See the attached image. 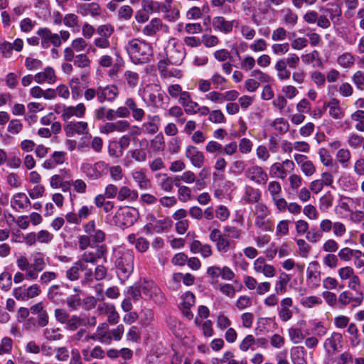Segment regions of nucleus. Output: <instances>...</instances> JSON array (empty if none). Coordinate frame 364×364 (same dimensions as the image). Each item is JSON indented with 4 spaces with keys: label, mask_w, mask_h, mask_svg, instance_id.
<instances>
[{
    "label": "nucleus",
    "mask_w": 364,
    "mask_h": 364,
    "mask_svg": "<svg viewBox=\"0 0 364 364\" xmlns=\"http://www.w3.org/2000/svg\"><path fill=\"white\" fill-rule=\"evenodd\" d=\"M84 323V318L77 314L71 315L64 323L65 329L68 331H75Z\"/></svg>",
    "instance_id": "nucleus-26"
},
{
    "label": "nucleus",
    "mask_w": 364,
    "mask_h": 364,
    "mask_svg": "<svg viewBox=\"0 0 364 364\" xmlns=\"http://www.w3.org/2000/svg\"><path fill=\"white\" fill-rule=\"evenodd\" d=\"M352 80L358 90H364V71L358 70L355 72Z\"/></svg>",
    "instance_id": "nucleus-57"
},
{
    "label": "nucleus",
    "mask_w": 364,
    "mask_h": 364,
    "mask_svg": "<svg viewBox=\"0 0 364 364\" xmlns=\"http://www.w3.org/2000/svg\"><path fill=\"white\" fill-rule=\"evenodd\" d=\"M124 78L131 88L135 87L138 84L139 75L135 72L127 70L124 73Z\"/></svg>",
    "instance_id": "nucleus-49"
},
{
    "label": "nucleus",
    "mask_w": 364,
    "mask_h": 364,
    "mask_svg": "<svg viewBox=\"0 0 364 364\" xmlns=\"http://www.w3.org/2000/svg\"><path fill=\"white\" fill-rule=\"evenodd\" d=\"M12 285L11 274L4 272L0 274V288L6 291L9 290Z\"/></svg>",
    "instance_id": "nucleus-47"
},
{
    "label": "nucleus",
    "mask_w": 364,
    "mask_h": 364,
    "mask_svg": "<svg viewBox=\"0 0 364 364\" xmlns=\"http://www.w3.org/2000/svg\"><path fill=\"white\" fill-rule=\"evenodd\" d=\"M311 79L316 85L318 87H322L326 82V76L319 71H314L311 74Z\"/></svg>",
    "instance_id": "nucleus-54"
},
{
    "label": "nucleus",
    "mask_w": 364,
    "mask_h": 364,
    "mask_svg": "<svg viewBox=\"0 0 364 364\" xmlns=\"http://www.w3.org/2000/svg\"><path fill=\"white\" fill-rule=\"evenodd\" d=\"M246 164L242 160H235L231 167L230 171L235 175H240L245 169Z\"/></svg>",
    "instance_id": "nucleus-63"
},
{
    "label": "nucleus",
    "mask_w": 364,
    "mask_h": 364,
    "mask_svg": "<svg viewBox=\"0 0 364 364\" xmlns=\"http://www.w3.org/2000/svg\"><path fill=\"white\" fill-rule=\"evenodd\" d=\"M48 298L55 304L65 303V295L60 286L52 285L48 291Z\"/></svg>",
    "instance_id": "nucleus-19"
},
{
    "label": "nucleus",
    "mask_w": 364,
    "mask_h": 364,
    "mask_svg": "<svg viewBox=\"0 0 364 364\" xmlns=\"http://www.w3.org/2000/svg\"><path fill=\"white\" fill-rule=\"evenodd\" d=\"M323 237L322 232L320 230L316 228H311L306 232V238L311 243H316L319 241Z\"/></svg>",
    "instance_id": "nucleus-48"
},
{
    "label": "nucleus",
    "mask_w": 364,
    "mask_h": 364,
    "mask_svg": "<svg viewBox=\"0 0 364 364\" xmlns=\"http://www.w3.org/2000/svg\"><path fill=\"white\" fill-rule=\"evenodd\" d=\"M306 351L303 346L294 347L291 350V360L293 364H307Z\"/></svg>",
    "instance_id": "nucleus-20"
},
{
    "label": "nucleus",
    "mask_w": 364,
    "mask_h": 364,
    "mask_svg": "<svg viewBox=\"0 0 364 364\" xmlns=\"http://www.w3.org/2000/svg\"><path fill=\"white\" fill-rule=\"evenodd\" d=\"M54 315L56 321L61 324H64L70 316L67 310L62 308L56 309Z\"/></svg>",
    "instance_id": "nucleus-53"
},
{
    "label": "nucleus",
    "mask_w": 364,
    "mask_h": 364,
    "mask_svg": "<svg viewBox=\"0 0 364 364\" xmlns=\"http://www.w3.org/2000/svg\"><path fill=\"white\" fill-rule=\"evenodd\" d=\"M289 335L291 341L295 344L301 343L304 338L301 331L299 328H289Z\"/></svg>",
    "instance_id": "nucleus-59"
},
{
    "label": "nucleus",
    "mask_w": 364,
    "mask_h": 364,
    "mask_svg": "<svg viewBox=\"0 0 364 364\" xmlns=\"http://www.w3.org/2000/svg\"><path fill=\"white\" fill-rule=\"evenodd\" d=\"M178 199L183 202H187L191 198V190L186 186H181L178 190Z\"/></svg>",
    "instance_id": "nucleus-58"
},
{
    "label": "nucleus",
    "mask_w": 364,
    "mask_h": 364,
    "mask_svg": "<svg viewBox=\"0 0 364 364\" xmlns=\"http://www.w3.org/2000/svg\"><path fill=\"white\" fill-rule=\"evenodd\" d=\"M90 60L85 54H80L75 56L74 65L80 68H88Z\"/></svg>",
    "instance_id": "nucleus-62"
},
{
    "label": "nucleus",
    "mask_w": 364,
    "mask_h": 364,
    "mask_svg": "<svg viewBox=\"0 0 364 364\" xmlns=\"http://www.w3.org/2000/svg\"><path fill=\"white\" fill-rule=\"evenodd\" d=\"M100 166L99 163L92 165L89 163L82 164L81 170L84 173L90 178H97L100 176V173L97 171V167Z\"/></svg>",
    "instance_id": "nucleus-33"
},
{
    "label": "nucleus",
    "mask_w": 364,
    "mask_h": 364,
    "mask_svg": "<svg viewBox=\"0 0 364 364\" xmlns=\"http://www.w3.org/2000/svg\"><path fill=\"white\" fill-rule=\"evenodd\" d=\"M287 67L296 69L300 62L299 57L296 53H289L287 58H283Z\"/></svg>",
    "instance_id": "nucleus-56"
},
{
    "label": "nucleus",
    "mask_w": 364,
    "mask_h": 364,
    "mask_svg": "<svg viewBox=\"0 0 364 364\" xmlns=\"http://www.w3.org/2000/svg\"><path fill=\"white\" fill-rule=\"evenodd\" d=\"M267 43L266 41L263 38H259L255 40L254 43L250 46V50L254 52L264 51L267 49Z\"/></svg>",
    "instance_id": "nucleus-61"
},
{
    "label": "nucleus",
    "mask_w": 364,
    "mask_h": 364,
    "mask_svg": "<svg viewBox=\"0 0 364 364\" xmlns=\"http://www.w3.org/2000/svg\"><path fill=\"white\" fill-rule=\"evenodd\" d=\"M30 204V200L23 193H18L14 195L11 201V205L13 208H16V206H18L19 208L23 209Z\"/></svg>",
    "instance_id": "nucleus-30"
},
{
    "label": "nucleus",
    "mask_w": 364,
    "mask_h": 364,
    "mask_svg": "<svg viewBox=\"0 0 364 364\" xmlns=\"http://www.w3.org/2000/svg\"><path fill=\"white\" fill-rule=\"evenodd\" d=\"M351 119L355 122V128L360 132H364V111L357 110L351 115Z\"/></svg>",
    "instance_id": "nucleus-42"
},
{
    "label": "nucleus",
    "mask_w": 364,
    "mask_h": 364,
    "mask_svg": "<svg viewBox=\"0 0 364 364\" xmlns=\"http://www.w3.org/2000/svg\"><path fill=\"white\" fill-rule=\"evenodd\" d=\"M338 161L344 166H348V162L350 159V153L348 149H341L336 154Z\"/></svg>",
    "instance_id": "nucleus-50"
},
{
    "label": "nucleus",
    "mask_w": 364,
    "mask_h": 364,
    "mask_svg": "<svg viewBox=\"0 0 364 364\" xmlns=\"http://www.w3.org/2000/svg\"><path fill=\"white\" fill-rule=\"evenodd\" d=\"M234 22L226 21L223 16H216L213 20V26L215 30L228 33L232 31Z\"/></svg>",
    "instance_id": "nucleus-18"
},
{
    "label": "nucleus",
    "mask_w": 364,
    "mask_h": 364,
    "mask_svg": "<svg viewBox=\"0 0 364 364\" xmlns=\"http://www.w3.org/2000/svg\"><path fill=\"white\" fill-rule=\"evenodd\" d=\"M119 93V89L114 85L98 86L97 88H87L84 92V98L89 102L97 97V102L102 104L105 101L114 102L118 97Z\"/></svg>",
    "instance_id": "nucleus-2"
},
{
    "label": "nucleus",
    "mask_w": 364,
    "mask_h": 364,
    "mask_svg": "<svg viewBox=\"0 0 364 364\" xmlns=\"http://www.w3.org/2000/svg\"><path fill=\"white\" fill-rule=\"evenodd\" d=\"M34 80L38 84L48 82L53 84L56 81L55 70L51 67H47L43 71L39 72L34 75Z\"/></svg>",
    "instance_id": "nucleus-16"
},
{
    "label": "nucleus",
    "mask_w": 364,
    "mask_h": 364,
    "mask_svg": "<svg viewBox=\"0 0 364 364\" xmlns=\"http://www.w3.org/2000/svg\"><path fill=\"white\" fill-rule=\"evenodd\" d=\"M255 225L262 231H273L274 223L267 218H255Z\"/></svg>",
    "instance_id": "nucleus-32"
},
{
    "label": "nucleus",
    "mask_w": 364,
    "mask_h": 364,
    "mask_svg": "<svg viewBox=\"0 0 364 364\" xmlns=\"http://www.w3.org/2000/svg\"><path fill=\"white\" fill-rule=\"evenodd\" d=\"M328 108L329 115L333 119H341L344 115V112L340 107V102L336 98H331L328 102H325L323 109Z\"/></svg>",
    "instance_id": "nucleus-17"
},
{
    "label": "nucleus",
    "mask_w": 364,
    "mask_h": 364,
    "mask_svg": "<svg viewBox=\"0 0 364 364\" xmlns=\"http://www.w3.org/2000/svg\"><path fill=\"white\" fill-rule=\"evenodd\" d=\"M125 48L132 61L135 64L150 61L153 55L151 44L136 38L130 40Z\"/></svg>",
    "instance_id": "nucleus-1"
},
{
    "label": "nucleus",
    "mask_w": 364,
    "mask_h": 364,
    "mask_svg": "<svg viewBox=\"0 0 364 364\" xmlns=\"http://www.w3.org/2000/svg\"><path fill=\"white\" fill-rule=\"evenodd\" d=\"M37 34L41 38V44L43 48H48L50 45H53L54 47H60L61 46L59 34L53 33L50 29L48 28L38 29Z\"/></svg>",
    "instance_id": "nucleus-7"
},
{
    "label": "nucleus",
    "mask_w": 364,
    "mask_h": 364,
    "mask_svg": "<svg viewBox=\"0 0 364 364\" xmlns=\"http://www.w3.org/2000/svg\"><path fill=\"white\" fill-rule=\"evenodd\" d=\"M142 298L151 300L157 304H164L165 299L160 288L153 282L144 279L141 283Z\"/></svg>",
    "instance_id": "nucleus-4"
},
{
    "label": "nucleus",
    "mask_w": 364,
    "mask_h": 364,
    "mask_svg": "<svg viewBox=\"0 0 364 364\" xmlns=\"http://www.w3.org/2000/svg\"><path fill=\"white\" fill-rule=\"evenodd\" d=\"M134 256L132 251L127 250L116 259L117 276L122 281L127 280L134 270Z\"/></svg>",
    "instance_id": "nucleus-3"
},
{
    "label": "nucleus",
    "mask_w": 364,
    "mask_h": 364,
    "mask_svg": "<svg viewBox=\"0 0 364 364\" xmlns=\"http://www.w3.org/2000/svg\"><path fill=\"white\" fill-rule=\"evenodd\" d=\"M272 126L279 133H286L289 130V124L284 118H277L272 124Z\"/></svg>",
    "instance_id": "nucleus-44"
},
{
    "label": "nucleus",
    "mask_w": 364,
    "mask_h": 364,
    "mask_svg": "<svg viewBox=\"0 0 364 364\" xmlns=\"http://www.w3.org/2000/svg\"><path fill=\"white\" fill-rule=\"evenodd\" d=\"M33 262L31 263V267L35 268L37 271H43L46 267V262L43 255L41 252H36L32 255Z\"/></svg>",
    "instance_id": "nucleus-36"
},
{
    "label": "nucleus",
    "mask_w": 364,
    "mask_h": 364,
    "mask_svg": "<svg viewBox=\"0 0 364 364\" xmlns=\"http://www.w3.org/2000/svg\"><path fill=\"white\" fill-rule=\"evenodd\" d=\"M41 294V289L38 284H34L28 287H21L13 290L14 296L18 300H28L35 298Z\"/></svg>",
    "instance_id": "nucleus-8"
},
{
    "label": "nucleus",
    "mask_w": 364,
    "mask_h": 364,
    "mask_svg": "<svg viewBox=\"0 0 364 364\" xmlns=\"http://www.w3.org/2000/svg\"><path fill=\"white\" fill-rule=\"evenodd\" d=\"M95 331L100 339L101 343L109 345L112 343V336L109 333V326L107 323H100Z\"/></svg>",
    "instance_id": "nucleus-24"
},
{
    "label": "nucleus",
    "mask_w": 364,
    "mask_h": 364,
    "mask_svg": "<svg viewBox=\"0 0 364 364\" xmlns=\"http://www.w3.org/2000/svg\"><path fill=\"white\" fill-rule=\"evenodd\" d=\"M209 238L215 243L216 249L220 253H226L230 249L235 248V242L225 238V235L218 228L211 230Z\"/></svg>",
    "instance_id": "nucleus-5"
},
{
    "label": "nucleus",
    "mask_w": 364,
    "mask_h": 364,
    "mask_svg": "<svg viewBox=\"0 0 364 364\" xmlns=\"http://www.w3.org/2000/svg\"><path fill=\"white\" fill-rule=\"evenodd\" d=\"M85 269V264H82L81 262H76L74 264L66 271V278L71 281H77L80 278V272Z\"/></svg>",
    "instance_id": "nucleus-25"
},
{
    "label": "nucleus",
    "mask_w": 364,
    "mask_h": 364,
    "mask_svg": "<svg viewBox=\"0 0 364 364\" xmlns=\"http://www.w3.org/2000/svg\"><path fill=\"white\" fill-rule=\"evenodd\" d=\"M363 299L364 295L362 292H357L356 296L353 297L352 293L344 291L338 296V302L343 306H346L352 302V306L356 307L362 304Z\"/></svg>",
    "instance_id": "nucleus-12"
},
{
    "label": "nucleus",
    "mask_w": 364,
    "mask_h": 364,
    "mask_svg": "<svg viewBox=\"0 0 364 364\" xmlns=\"http://www.w3.org/2000/svg\"><path fill=\"white\" fill-rule=\"evenodd\" d=\"M294 160L300 166L301 170L306 176H311L316 172V168L313 163L308 158L301 154H296Z\"/></svg>",
    "instance_id": "nucleus-15"
},
{
    "label": "nucleus",
    "mask_w": 364,
    "mask_h": 364,
    "mask_svg": "<svg viewBox=\"0 0 364 364\" xmlns=\"http://www.w3.org/2000/svg\"><path fill=\"white\" fill-rule=\"evenodd\" d=\"M291 278L290 277L284 273L282 272L280 276L279 277V279L275 285V291L277 294H284L287 290V285L290 281Z\"/></svg>",
    "instance_id": "nucleus-34"
},
{
    "label": "nucleus",
    "mask_w": 364,
    "mask_h": 364,
    "mask_svg": "<svg viewBox=\"0 0 364 364\" xmlns=\"http://www.w3.org/2000/svg\"><path fill=\"white\" fill-rule=\"evenodd\" d=\"M162 27V21L160 18H154L144 28L142 33L145 36L155 35Z\"/></svg>",
    "instance_id": "nucleus-27"
},
{
    "label": "nucleus",
    "mask_w": 364,
    "mask_h": 364,
    "mask_svg": "<svg viewBox=\"0 0 364 364\" xmlns=\"http://www.w3.org/2000/svg\"><path fill=\"white\" fill-rule=\"evenodd\" d=\"M44 338L50 341H58L63 338L59 328L49 327L43 330Z\"/></svg>",
    "instance_id": "nucleus-31"
},
{
    "label": "nucleus",
    "mask_w": 364,
    "mask_h": 364,
    "mask_svg": "<svg viewBox=\"0 0 364 364\" xmlns=\"http://www.w3.org/2000/svg\"><path fill=\"white\" fill-rule=\"evenodd\" d=\"M245 176L250 181L255 183L257 185H264L268 181L267 173L261 166L257 165L249 167L246 170Z\"/></svg>",
    "instance_id": "nucleus-9"
},
{
    "label": "nucleus",
    "mask_w": 364,
    "mask_h": 364,
    "mask_svg": "<svg viewBox=\"0 0 364 364\" xmlns=\"http://www.w3.org/2000/svg\"><path fill=\"white\" fill-rule=\"evenodd\" d=\"M261 198L260 191L252 186L245 187L242 199L247 203H257Z\"/></svg>",
    "instance_id": "nucleus-23"
},
{
    "label": "nucleus",
    "mask_w": 364,
    "mask_h": 364,
    "mask_svg": "<svg viewBox=\"0 0 364 364\" xmlns=\"http://www.w3.org/2000/svg\"><path fill=\"white\" fill-rule=\"evenodd\" d=\"M254 269L256 272L263 274L266 277H273L276 274L275 268L267 264L263 257H259L255 261Z\"/></svg>",
    "instance_id": "nucleus-14"
},
{
    "label": "nucleus",
    "mask_w": 364,
    "mask_h": 364,
    "mask_svg": "<svg viewBox=\"0 0 364 364\" xmlns=\"http://www.w3.org/2000/svg\"><path fill=\"white\" fill-rule=\"evenodd\" d=\"M139 217V212L134 208L125 207L121 208L116 214L120 226L122 228H128L134 224Z\"/></svg>",
    "instance_id": "nucleus-6"
},
{
    "label": "nucleus",
    "mask_w": 364,
    "mask_h": 364,
    "mask_svg": "<svg viewBox=\"0 0 364 364\" xmlns=\"http://www.w3.org/2000/svg\"><path fill=\"white\" fill-rule=\"evenodd\" d=\"M151 146L154 151H161L164 150L165 141L162 134H158L151 141Z\"/></svg>",
    "instance_id": "nucleus-43"
},
{
    "label": "nucleus",
    "mask_w": 364,
    "mask_h": 364,
    "mask_svg": "<svg viewBox=\"0 0 364 364\" xmlns=\"http://www.w3.org/2000/svg\"><path fill=\"white\" fill-rule=\"evenodd\" d=\"M141 8L143 11L148 14L159 13V2L154 0H142Z\"/></svg>",
    "instance_id": "nucleus-35"
},
{
    "label": "nucleus",
    "mask_w": 364,
    "mask_h": 364,
    "mask_svg": "<svg viewBox=\"0 0 364 364\" xmlns=\"http://www.w3.org/2000/svg\"><path fill=\"white\" fill-rule=\"evenodd\" d=\"M138 196L136 191L132 190L127 186H122L118 192L117 199L119 201H123L124 200L134 201L137 200Z\"/></svg>",
    "instance_id": "nucleus-28"
},
{
    "label": "nucleus",
    "mask_w": 364,
    "mask_h": 364,
    "mask_svg": "<svg viewBox=\"0 0 364 364\" xmlns=\"http://www.w3.org/2000/svg\"><path fill=\"white\" fill-rule=\"evenodd\" d=\"M78 12L82 16L90 14L93 17H97L100 15V7L95 2L84 4L80 6Z\"/></svg>",
    "instance_id": "nucleus-22"
},
{
    "label": "nucleus",
    "mask_w": 364,
    "mask_h": 364,
    "mask_svg": "<svg viewBox=\"0 0 364 364\" xmlns=\"http://www.w3.org/2000/svg\"><path fill=\"white\" fill-rule=\"evenodd\" d=\"M268 191L271 195L272 200L274 197H275V198L279 197L282 193L281 184L275 181L269 182L268 184Z\"/></svg>",
    "instance_id": "nucleus-51"
},
{
    "label": "nucleus",
    "mask_w": 364,
    "mask_h": 364,
    "mask_svg": "<svg viewBox=\"0 0 364 364\" xmlns=\"http://www.w3.org/2000/svg\"><path fill=\"white\" fill-rule=\"evenodd\" d=\"M342 335L339 333L334 332L331 336L325 340L323 346L326 351L329 352L330 349L333 353L338 351V345L342 342Z\"/></svg>",
    "instance_id": "nucleus-21"
},
{
    "label": "nucleus",
    "mask_w": 364,
    "mask_h": 364,
    "mask_svg": "<svg viewBox=\"0 0 364 364\" xmlns=\"http://www.w3.org/2000/svg\"><path fill=\"white\" fill-rule=\"evenodd\" d=\"M186 156L191 161L192 165L196 168H201L205 161L203 154L193 146H188L186 150Z\"/></svg>",
    "instance_id": "nucleus-11"
},
{
    "label": "nucleus",
    "mask_w": 364,
    "mask_h": 364,
    "mask_svg": "<svg viewBox=\"0 0 364 364\" xmlns=\"http://www.w3.org/2000/svg\"><path fill=\"white\" fill-rule=\"evenodd\" d=\"M154 232L157 233H161L164 231L168 230L172 225V221L169 218H164L163 220H159L154 224Z\"/></svg>",
    "instance_id": "nucleus-38"
},
{
    "label": "nucleus",
    "mask_w": 364,
    "mask_h": 364,
    "mask_svg": "<svg viewBox=\"0 0 364 364\" xmlns=\"http://www.w3.org/2000/svg\"><path fill=\"white\" fill-rule=\"evenodd\" d=\"M301 304L307 308H312L315 305H318L322 303V300L320 297L315 296H310L303 298L301 301Z\"/></svg>",
    "instance_id": "nucleus-55"
},
{
    "label": "nucleus",
    "mask_w": 364,
    "mask_h": 364,
    "mask_svg": "<svg viewBox=\"0 0 364 364\" xmlns=\"http://www.w3.org/2000/svg\"><path fill=\"white\" fill-rule=\"evenodd\" d=\"M287 31L283 27H279L273 31L272 40L274 41H282L287 38Z\"/></svg>",
    "instance_id": "nucleus-64"
},
{
    "label": "nucleus",
    "mask_w": 364,
    "mask_h": 364,
    "mask_svg": "<svg viewBox=\"0 0 364 364\" xmlns=\"http://www.w3.org/2000/svg\"><path fill=\"white\" fill-rule=\"evenodd\" d=\"M128 154H130L132 159L139 163L144 162L147 158L145 148L132 149L128 151Z\"/></svg>",
    "instance_id": "nucleus-41"
},
{
    "label": "nucleus",
    "mask_w": 364,
    "mask_h": 364,
    "mask_svg": "<svg viewBox=\"0 0 364 364\" xmlns=\"http://www.w3.org/2000/svg\"><path fill=\"white\" fill-rule=\"evenodd\" d=\"M252 304V299L246 295L240 296L236 301V306L240 311L251 306Z\"/></svg>",
    "instance_id": "nucleus-60"
},
{
    "label": "nucleus",
    "mask_w": 364,
    "mask_h": 364,
    "mask_svg": "<svg viewBox=\"0 0 364 364\" xmlns=\"http://www.w3.org/2000/svg\"><path fill=\"white\" fill-rule=\"evenodd\" d=\"M284 14V21L286 24L294 26L297 23L298 16L291 9L285 8L282 10Z\"/></svg>",
    "instance_id": "nucleus-37"
},
{
    "label": "nucleus",
    "mask_w": 364,
    "mask_h": 364,
    "mask_svg": "<svg viewBox=\"0 0 364 364\" xmlns=\"http://www.w3.org/2000/svg\"><path fill=\"white\" fill-rule=\"evenodd\" d=\"M69 85L71 89V94L73 99H77L82 95L80 82L78 77L72 78L70 80Z\"/></svg>",
    "instance_id": "nucleus-40"
},
{
    "label": "nucleus",
    "mask_w": 364,
    "mask_h": 364,
    "mask_svg": "<svg viewBox=\"0 0 364 364\" xmlns=\"http://www.w3.org/2000/svg\"><path fill=\"white\" fill-rule=\"evenodd\" d=\"M132 176L141 189L146 190L151 187V181L147 178L144 172L141 171H134Z\"/></svg>",
    "instance_id": "nucleus-29"
},
{
    "label": "nucleus",
    "mask_w": 364,
    "mask_h": 364,
    "mask_svg": "<svg viewBox=\"0 0 364 364\" xmlns=\"http://www.w3.org/2000/svg\"><path fill=\"white\" fill-rule=\"evenodd\" d=\"M85 111L86 107L83 103H79L75 107L63 105L61 117L64 121H68L73 116L81 118L85 115Z\"/></svg>",
    "instance_id": "nucleus-10"
},
{
    "label": "nucleus",
    "mask_w": 364,
    "mask_h": 364,
    "mask_svg": "<svg viewBox=\"0 0 364 364\" xmlns=\"http://www.w3.org/2000/svg\"><path fill=\"white\" fill-rule=\"evenodd\" d=\"M60 172L61 174H55L50 178V185L53 188H58L60 186L63 185V181L65 177L63 173L66 174L68 171L65 169H61Z\"/></svg>",
    "instance_id": "nucleus-46"
},
{
    "label": "nucleus",
    "mask_w": 364,
    "mask_h": 364,
    "mask_svg": "<svg viewBox=\"0 0 364 364\" xmlns=\"http://www.w3.org/2000/svg\"><path fill=\"white\" fill-rule=\"evenodd\" d=\"M65 132L68 136L75 134L82 135L88 132V124L85 122H70L65 127Z\"/></svg>",
    "instance_id": "nucleus-13"
},
{
    "label": "nucleus",
    "mask_w": 364,
    "mask_h": 364,
    "mask_svg": "<svg viewBox=\"0 0 364 364\" xmlns=\"http://www.w3.org/2000/svg\"><path fill=\"white\" fill-rule=\"evenodd\" d=\"M65 302L70 311H76L81 306V299L78 294L70 295L65 298Z\"/></svg>",
    "instance_id": "nucleus-39"
},
{
    "label": "nucleus",
    "mask_w": 364,
    "mask_h": 364,
    "mask_svg": "<svg viewBox=\"0 0 364 364\" xmlns=\"http://www.w3.org/2000/svg\"><path fill=\"white\" fill-rule=\"evenodd\" d=\"M354 57L348 53L340 55L338 58V63L346 68L351 67L354 64Z\"/></svg>",
    "instance_id": "nucleus-45"
},
{
    "label": "nucleus",
    "mask_w": 364,
    "mask_h": 364,
    "mask_svg": "<svg viewBox=\"0 0 364 364\" xmlns=\"http://www.w3.org/2000/svg\"><path fill=\"white\" fill-rule=\"evenodd\" d=\"M272 50L274 55H282L289 50V44L288 43H274L272 46Z\"/></svg>",
    "instance_id": "nucleus-52"
}]
</instances>
